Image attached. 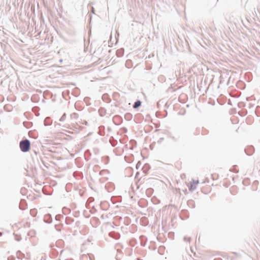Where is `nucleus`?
I'll list each match as a JSON object with an SVG mask.
<instances>
[{
    "label": "nucleus",
    "mask_w": 260,
    "mask_h": 260,
    "mask_svg": "<svg viewBox=\"0 0 260 260\" xmlns=\"http://www.w3.org/2000/svg\"><path fill=\"white\" fill-rule=\"evenodd\" d=\"M30 144L28 140H25L22 141L20 143V148L22 151L27 152L30 149Z\"/></svg>",
    "instance_id": "obj_1"
},
{
    "label": "nucleus",
    "mask_w": 260,
    "mask_h": 260,
    "mask_svg": "<svg viewBox=\"0 0 260 260\" xmlns=\"http://www.w3.org/2000/svg\"><path fill=\"white\" fill-rule=\"evenodd\" d=\"M199 184V181L198 180H193L192 181L190 182L189 184V189L190 190H193L195 189L198 185Z\"/></svg>",
    "instance_id": "obj_2"
},
{
    "label": "nucleus",
    "mask_w": 260,
    "mask_h": 260,
    "mask_svg": "<svg viewBox=\"0 0 260 260\" xmlns=\"http://www.w3.org/2000/svg\"><path fill=\"white\" fill-rule=\"evenodd\" d=\"M141 102L138 101H137L136 102H135V103L134 104V106H133V107L134 108H137L138 107H139L140 105H141Z\"/></svg>",
    "instance_id": "obj_3"
},
{
    "label": "nucleus",
    "mask_w": 260,
    "mask_h": 260,
    "mask_svg": "<svg viewBox=\"0 0 260 260\" xmlns=\"http://www.w3.org/2000/svg\"><path fill=\"white\" fill-rule=\"evenodd\" d=\"M213 180H217L218 178V175L216 173H214L211 175Z\"/></svg>",
    "instance_id": "obj_4"
},
{
    "label": "nucleus",
    "mask_w": 260,
    "mask_h": 260,
    "mask_svg": "<svg viewBox=\"0 0 260 260\" xmlns=\"http://www.w3.org/2000/svg\"><path fill=\"white\" fill-rule=\"evenodd\" d=\"M203 191L205 192V191L204 190V188H203Z\"/></svg>",
    "instance_id": "obj_5"
}]
</instances>
